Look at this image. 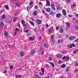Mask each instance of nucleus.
Segmentation results:
<instances>
[{"mask_svg":"<svg viewBox=\"0 0 78 78\" xmlns=\"http://www.w3.org/2000/svg\"><path fill=\"white\" fill-rule=\"evenodd\" d=\"M4 34L5 37H7L8 36V33L6 31L4 32Z\"/></svg>","mask_w":78,"mask_h":78,"instance_id":"10","label":"nucleus"},{"mask_svg":"<svg viewBox=\"0 0 78 78\" xmlns=\"http://www.w3.org/2000/svg\"><path fill=\"white\" fill-rule=\"evenodd\" d=\"M59 31L61 33H62V32L64 31L63 29L62 28H61V29H59Z\"/></svg>","mask_w":78,"mask_h":78,"instance_id":"25","label":"nucleus"},{"mask_svg":"<svg viewBox=\"0 0 78 78\" xmlns=\"http://www.w3.org/2000/svg\"><path fill=\"white\" fill-rule=\"evenodd\" d=\"M54 37V36H53V35H52L51 36V40H53V37Z\"/></svg>","mask_w":78,"mask_h":78,"instance_id":"30","label":"nucleus"},{"mask_svg":"<svg viewBox=\"0 0 78 78\" xmlns=\"http://www.w3.org/2000/svg\"><path fill=\"white\" fill-rule=\"evenodd\" d=\"M56 56L57 57V58H61L62 57V55L59 54L57 55Z\"/></svg>","mask_w":78,"mask_h":78,"instance_id":"6","label":"nucleus"},{"mask_svg":"<svg viewBox=\"0 0 78 78\" xmlns=\"http://www.w3.org/2000/svg\"><path fill=\"white\" fill-rule=\"evenodd\" d=\"M36 78H41V77L38 75H36L35 76Z\"/></svg>","mask_w":78,"mask_h":78,"instance_id":"38","label":"nucleus"},{"mask_svg":"<svg viewBox=\"0 0 78 78\" xmlns=\"http://www.w3.org/2000/svg\"><path fill=\"white\" fill-rule=\"evenodd\" d=\"M37 14V12L35 11L33 12V15L34 16H36Z\"/></svg>","mask_w":78,"mask_h":78,"instance_id":"9","label":"nucleus"},{"mask_svg":"<svg viewBox=\"0 0 78 78\" xmlns=\"http://www.w3.org/2000/svg\"><path fill=\"white\" fill-rule=\"evenodd\" d=\"M66 25L68 27H69L70 26V23L69 22H66Z\"/></svg>","mask_w":78,"mask_h":78,"instance_id":"20","label":"nucleus"},{"mask_svg":"<svg viewBox=\"0 0 78 78\" xmlns=\"http://www.w3.org/2000/svg\"><path fill=\"white\" fill-rule=\"evenodd\" d=\"M28 31H29L28 30H25V32L26 33H28Z\"/></svg>","mask_w":78,"mask_h":78,"instance_id":"52","label":"nucleus"},{"mask_svg":"<svg viewBox=\"0 0 78 78\" xmlns=\"http://www.w3.org/2000/svg\"><path fill=\"white\" fill-rule=\"evenodd\" d=\"M4 25H5V24L2 22H0V27H3Z\"/></svg>","mask_w":78,"mask_h":78,"instance_id":"12","label":"nucleus"},{"mask_svg":"<svg viewBox=\"0 0 78 78\" xmlns=\"http://www.w3.org/2000/svg\"><path fill=\"white\" fill-rule=\"evenodd\" d=\"M46 11L47 12H49L51 11V9L49 8H48L46 9Z\"/></svg>","mask_w":78,"mask_h":78,"instance_id":"14","label":"nucleus"},{"mask_svg":"<svg viewBox=\"0 0 78 78\" xmlns=\"http://www.w3.org/2000/svg\"><path fill=\"white\" fill-rule=\"evenodd\" d=\"M51 7L52 8V9L54 11H55V4H51Z\"/></svg>","mask_w":78,"mask_h":78,"instance_id":"4","label":"nucleus"},{"mask_svg":"<svg viewBox=\"0 0 78 78\" xmlns=\"http://www.w3.org/2000/svg\"><path fill=\"white\" fill-rule=\"evenodd\" d=\"M48 31L49 33H51V28L49 29Z\"/></svg>","mask_w":78,"mask_h":78,"instance_id":"34","label":"nucleus"},{"mask_svg":"<svg viewBox=\"0 0 78 78\" xmlns=\"http://www.w3.org/2000/svg\"><path fill=\"white\" fill-rule=\"evenodd\" d=\"M76 6V4L75 3H74L73 4H72L71 5V8H72V7H75Z\"/></svg>","mask_w":78,"mask_h":78,"instance_id":"29","label":"nucleus"},{"mask_svg":"<svg viewBox=\"0 0 78 78\" xmlns=\"http://www.w3.org/2000/svg\"><path fill=\"white\" fill-rule=\"evenodd\" d=\"M46 6H50V1H48V0H47L46 1Z\"/></svg>","mask_w":78,"mask_h":78,"instance_id":"5","label":"nucleus"},{"mask_svg":"<svg viewBox=\"0 0 78 78\" xmlns=\"http://www.w3.org/2000/svg\"><path fill=\"white\" fill-rule=\"evenodd\" d=\"M68 17H69L71 18V17H72V15H68Z\"/></svg>","mask_w":78,"mask_h":78,"instance_id":"54","label":"nucleus"},{"mask_svg":"<svg viewBox=\"0 0 78 78\" xmlns=\"http://www.w3.org/2000/svg\"><path fill=\"white\" fill-rule=\"evenodd\" d=\"M5 17H6V15L5 14H3L1 16V18L2 19H5Z\"/></svg>","mask_w":78,"mask_h":78,"instance_id":"13","label":"nucleus"},{"mask_svg":"<svg viewBox=\"0 0 78 78\" xmlns=\"http://www.w3.org/2000/svg\"><path fill=\"white\" fill-rule=\"evenodd\" d=\"M69 56H67L66 57V58H65V60L66 61H69Z\"/></svg>","mask_w":78,"mask_h":78,"instance_id":"23","label":"nucleus"},{"mask_svg":"<svg viewBox=\"0 0 78 78\" xmlns=\"http://www.w3.org/2000/svg\"><path fill=\"white\" fill-rule=\"evenodd\" d=\"M58 64H62V61L61 60H59L58 61Z\"/></svg>","mask_w":78,"mask_h":78,"instance_id":"36","label":"nucleus"},{"mask_svg":"<svg viewBox=\"0 0 78 78\" xmlns=\"http://www.w3.org/2000/svg\"><path fill=\"white\" fill-rule=\"evenodd\" d=\"M57 10H59V5H58V7L57 8Z\"/></svg>","mask_w":78,"mask_h":78,"instance_id":"55","label":"nucleus"},{"mask_svg":"<svg viewBox=\"0 0 78 78\" xmlns=\"http://www.w3.org/2000/svg\"><path fill=\"white\" fill-rule=\"evenodd\" d=\"M16 77L17 78H22V76L21 75H17V76H16Z\"/></svg>","mask_w":78,"mask_h":78,"instance_id":"19","label":"nucleus"},{"mask_svg":"<svg viewBox=\"0 0 78 78\" xmlns=\"http://www.w3.org/2000/svg\"><path fill=\"white\" fill-rule=\"evenodd\" d=\"M3 72V73H7V71L6 70H5Z\"/></svg>","mask_w":78,"mask_h":78,"instance_id":"40","label":"nucleus"},{"mask_svg":"<svg viewBox=\"0 0 78 78\" xmlns=\"http://www.w3.org/2000/svg\"><path fill=\"white\" fill-rule=\"evenodd\" d=\"M7 21L8 22H9V23L11 22L12 21V19L11 18H9L7 19Z\"/></svg>","mask_w":78,"mask_h":78,"instance_id":"8","label":"nucleus"},{"mask_svg":"<svg viewBox=\"0 0 78 78\" xmlns=\"http://www.w3.org/2000/svg\"><path fill=\"white\" fill-rule=\"evenodd\" d=\"M66 58V56H64L63 58H62V59H64Z\"/></svg>","mask_w":78,"mask_h":78,"instance_id":"63","label":"nucleus"},{"mask_svg":"<svg viewBox=\"0 0 78 78\" xmlns=\"http://www.w3.org/2000/svg\"><path fill=\"white\" fill-rule=\"evenodd\" d=\"M44 47L45 48H47V45L46 44H44Z\"/></svg>","mask_w":78,"mask_h":78,"instance_id":"49","label":"nucleus"},{"mask_svg":"<svg viewBox=\"0 0 78 78\" xmlns=\"http://www.w3.org/2000/svg\"><path fill=\"white\" fill-rule=\"evenodd\" d=\"M5 8L7 10L9 9V6H8V5H5Z\"/></svg>","mask_w":78,"mask_h":78,"instance_id":"24","label":"nucleus"},{"mask_svg":"<svg viewBox=\"0 0 78 78\" xmlns=\"http://www.w3.org/2000/svg\"><path fill=\"white\" fill-rule=\"evenodd\" d=\"M20 55L21 56H23L24 55V52H21Z\"/></svg>","mask_w":78,"mask_h":78,"instance_id":"27","label":"nucleus"},{"mask_svg":"<svg viewBox=\"0 0 78 78\" xmlns=\"http://www.w3.org/2000/svg\"><path fill=\"white\" fill-rule=\"evenodd\" d=\"M76 28L77 30H78V25L76 27Z\"/></svg>","mask_w":78,"mask_h":78,"instance_id":"58","label":"nucleus"},{"mask_svg":"<svg viewBox=\"0 0 78 78\" xmlns=\"http://www.w3.org/2000/svg\"><path fill=\"white\" fill-rule=\"evenodd\" d=\"M60 42V40H58V43L59 44V43Z\"/></svg>","mask_w":78,"mask_h":78,"instance_id":"59","label":"nucleus"},{"mask_svg":"<svg viewBox=\"0 0 78 78\" xmlns=\"http://www.w3.org/2000/svg\"><path fill=\"white\" fill-rule=\"evenodd\" d=\"M50 64H51V66H52V67H53H53H54V66H55V65H54V63H53V62H50Z\"/></svg>","mask_w":78,"mask_h":78,"instance_id":"26","label":"nucleus"},{"mask_svg":"<svg viewBox=\"0 0 78 78\" xmlns=\"http://www.w3.org/2000/svg\"><path fill=\"white\" fill-rule=\"evenodd\" d=\"M36 21L38 23V25H40V24H41V23H42V21L39 19H37L36 20Z\"/></svg>","mask_w":78,"mask_h":78,"instance_id":"3","label":"nucleus"},{"mask_svg":"<svg viewBox=\"0 0 78 78\" xmlns=\"http://www.w3.org/2000/svg\"><path fill=\"white\" fill-rule=\"evenodd\" d=\"M34 31L35 32H36V31H37V30H36V29H34Z\"/></svg>","mask_w":78,"mask_h":78,"instance_id":"62","label":"nucleus"},{"mask_svg":"<svg viewBox=\"0 0 78 78\" xmlns=\"http://www.w3.org/2000/svg\"><path fill=\"white\" fill-rule=\"evenodd\" d=\"M35 50H32L31 52V54H34L35 53Z\"/></svg>","mask_w":78,"mask_h":78,"instance_id":"22","label":"nucleus"},{"mask_svg":"<svg viewBox=\"0 0 78 78\" xmlns=\"http://www.w3.org/2000/svg\"><path fill=\"white\" fill-rule=\"evenodd\" d=\"M60 40V42L61 43H62L63 42V40L61 39V40Z\"/></svg>","mask_w":78,"mask_h":78,"instance_id":"53","label":"nucleus"},{"mask_svg":"<svg viewBox=\"0 0 78 78\" xmlns=\"http://www.w3.org/2000/svg\"><path fill=\"white\" fill-rule=\"evenodd\" d=\"M76 52H78V49H77L76 50Z\"/></svg>","mask_w":78,"mask_h":78,"instance_id":"64","label":"nucleus"},{"mask_svg":"<svg viewBox=\"0 0 78 78\" xmlns=\"http://www.w3.org/2000/svg\"><path fill=\"white\" fill-rule=\"evenodd\" d=\"M29 41H34V38H33V37H30L29 38Z\"/></svg>","mask_w":78,"mask_h":78,"instance_id":"18","label":"nucleus"},{"mask_svg":"<svg viewBox=\"0 0 78 78\" xmlns=\"http://www.w3.org/2000/svg\"><path fill=\"white\" fill-rule=\"evenodd\" d=\"M61 15L60 13H57L56 14V17L57 18L61 16Z\"/></svg>","mask_w":78,"mask_h":78,"instance_id":"16","label":"nucleus"},{"mask_svg":"<svg viewBox=\"0 0 78 78\" xmlns=\"http://www.w3.org/2000/svg\"><path fill=\"white\" fill-rule=\"evenodd\" d=\"M74 42H78V38L76 40L74 41Z\"/></svg>","mask_w":78,"mask_h":78,"instance_id":"57","label":"nucleus"},{"mask_svg":"<svg viewBox=\"0 0 78 78\" xmlns=\"http://www.w3.org/2000/svg\"><path fill=\"white\" fill-rule=\"evenodd\" d=\"M56 71H58L59 70V69H58V68H56L55 69Z\"/></svg>","mask_w":78,"mask_h":78,"instance_id":"61","label":"nucleus"},{"mask_svg":"<svg viewBox=\"0 0 78 78\" xmlns=\"http://www.w3.org/2000/svg\"><path fill=\"white\" fill-rule=\"evenodd\" d=\"M65 53H66V51H65V50H64L62 52V54H64Z\"/></svg>","mask_w":78,"mask_h":78,"instance_id":"35","label":"nucleus"},{"mask_svg":"<svg viewBox=\"0 0 78 78\" xmlns=\"http://www.w3.org/2000/svg\"><path fill=\"white\" fill-rule=\"evenodd\" d=\"M41 70L42 72H43V73H44V69H43V68H41Z\"/></svg>","mask_w":78,"mask_h":78,"instance_id":"50","label":"nucleus"},{"mask_svg":"<svg viewBox=\"0 0 78 78\" xmlns=\"http://www.w3.org/2000/svg\"><path fill=\"white\" fill-rule=\"evenodd\" d=\"M5 55V52H2V54H1V56H4Z\"/></svg>","mask_w":78,"mask_h":78,"instance_id":"28","label":"nucleus"},{"mask_svg":"<svg viewBox=\"0 0 78 78\" xmlns=\"http://www.w3.org/2000/svg\"><path fill=\"white\" fill-rule=\"evenodd\" d=\"M53 14V12H51L50 13V15H52Z\"/></svg>","mask_w":78,"mask_h":78,"instance_id":"56","label":"nucleus"},{"mask_svg":"<svg viewBox=\"0 0 78 78\" xmlns=\"http://www.w3.org/2000/svg\"><path fill=\"white\" fill-rule=\"evenodd\" d=\"M21 23L22 24H23L25 23V20H22L21 21Z\"/></svg>","mask_w":78,"mask_h":78,"instance_id":"31","label":"nucleus"},{"mask_svg":"<svg viewBox=\"0 0 78 78\" xmlns=\"http://www.w3.org/2000/svg\"><path fill=\"white\" fill-rule=\"evenodd\" d=\"M22 25H23V26H26V25H27V24L25 23H24L23 24H22Z\"/></svg>","mask_w":78,"mask_h":78,"instance_id":"51","label":"nucleus"},{"mask_svg":"<svg viewBox=\"0 0 78 78\" xmlns=\"http://www.w3.org/2000/svg\"><path fill=\"white\" fill-rule=\"evenodd\" d=\"M42 39V37L41 36H40L39 38V40H41Z\"/></svg>","mask_w":78,"mask_h":78,"instance_id":"43","label":"nucleus"},{"mask_svg":"<svg viewBox=\"0 0 78 78\" xmlns=\"http://www.w3.org/2000/svg\"><path fill=\"white\" fill-rule=\"evenodd\" d=\"M46 27L47 28H48V27H49V26L48 25V24H47L46 25Z\"/></svg>","mask_w":78,"mask_h":78,"instance_id":"47","label":"nucleus"},{"mask_svg":"<svg viewBox=\"0 0 78 78\" xmlns=\"http://www.w3.org/2000/svg\"><path fill=\"white\" fill-rule=\"evenodd\" d=\"M19 31V30L18 28H16V30H15V31L14 36H16V34H17V31Z\"/></svg>","mask_w":78,"mask_h":78,"instance_id":"7","label":"nucleus"},{"mask_svg":"<svg viewBox=\"0 0 78 78\" xmlns=\"http://www.w3.org/2000/svg\"><path fill=\"white\" fill-rule=\"evenodd\" d=\"M33 4V2H31L29 4V5H32ZM30 6L29 7H27V9L28 11L29 10H31V8L33 7V6Z\"/></svg>","mask_w":78,"mask_h":78,"instance_id":"1","label":"nucleus"},{"mask_svg":"<svg viewBox=\"0 0 78 78\" xmlns=\"http://www.w3.org/2000/svg\"><path fill=\"white\" fill-rule=\"evenodd\" d=\"M38 4L39 5H41V4H42V2H38Z\"/></svg>","mask_w":78,"mask_h":78,"instance_id":"60","label":"nucleus"},{"mask_svg":"<svg viewBox=\"0 0 78 78\" xmlns=\"http://www.w3.org/2000/svg\"><path fill=\"white\" fill-rule=\"evenodd\" d=\"M29 22L31 24L33 25V26H34V23L33 22H31V20H29Z\"/></svg>","mask_w":78,"mask_h":78,"instance_id":"17","label":"nucleus"},{"mask_svg":"<svg viewBox=\"0 0 78 78\" xmlns=\"http://www.w3.org/2000/svg\"><path fill=\"white\" fill-rule=\"evenodd\" d=\"M39 74L40 75H44V73H40Z\"/></svg>","mask_w":78,"mask_h":78,"instance_id":"39","label":"nucleus"},{"mask_svg":"<svg viewBox=\"0 0 78 78\" xmlns=\"http://www.w3.org/2000/svg\"><path fill=\"white\" fill-rule=\"evenodd\" d=\"M62 13L64 16H66V11L64 9L62 10Z\"/></svg>","mask_w":78,"mask_h":78,"instance_id":"11","label":"nucleus"},{"mask_svg":"<svg viewBox=\"0 0 78 78\" xmlns=\"http://www.w3.org/2000/svg\"><path fill=\"white\" fill-rule=\"evenodd\" d=\"M16 6H20V4H19V3L16 4Z\"/></svg>","mask_w":78,"mask_h":78,"instance_id":"41","label":"nucleus"},{"mask_svg":"<svg viewBox=\"0 0 78 78\" xmlns=\"http://www.w3.org/2000/svg\"><path fill=\"white\" fill-rule=\"evenodd\" d=\"M65 1L66 2V3H69L70 2V0H65Z\"/></svg>","mask_w":78,"mask_h":78,"instance_id":"32","label":"nucleus"},{"mask_svg":"<svg viewBox=\"0 0 78 78\" xmlns=\"http://www.w3.org/2000/svg\"><path fill=\"white\" fill-rule=\"evenodd\" d=\"M10 69L11 70V69H13V66H11L10 67Z\"/></svg>","mask_w":78,"mask_h":78,"instance_id":"42","label":"nucleus"},{"mask_svg":"<svg viewBox=\"0 0 78 78\" xmlns=\"http://www.w3.org/2000/svg\"><path fill=\"white\" fill-rule=\"evenodd\" d=\"M72 45L73 47H75V44H72Z\"/></svg>","mask_w":78,"mask_h":78,"instance_id":"46","label":"nucleus"},{"mask_svg":"<svg viewBox=\"0 0 78 78\" xmlns=\"http://www.w3.org/2000/svg\"><path fill=\"white\" fill-rule=\"evenodd\" d=\"M59 27H56V30H59Z\"/></svg>","mask_w":78,"mask_h":78,"instance_id":"45","label":"nucleus"},{"mask_svg":"<svg viewBox=\"0 0 78 78\" xmlns=\"http://www.w3.org/2000/svg\"><path fill=\"white\" fill-rule=\"evenodd\" d=\"M76 50H74L73 52V54H75V53H76Z\"/></svg>","mask_w":78,"mask_h":78,"instance_id":"48","label":"nucleus"},{"mask_svg":"<svg viewBox=\"0 0 78 78\" xmlns=\"http://www.w3.org/2000/svg\"><path fill=\"white\" fill-rule=\"evenodd\" d=\"M74 38H76V37L73 36H70L69 37V41H73Z\"/></svg>","mask_w":78,"mask_h":78,"instance_id":"2","label":"nucleus"},{"mask_svg":"<svg viewBox=\"0 0 78 78\" xmlns=\"http://www.w3.org/2000/svg\"><path fill=\"white\" fill-rule=\"evenodd\" d=\"M75 66H78V62L75 63Z\"/></svg>","mask_w":78,"mask_h":78,"instance_id":"37","label":"nucleus"},{"mask_svg":"<svg viewBox=\"0 0 78 78\" xmlns=\"http://www.w3.org/2000/svg\"><path fill=\"white\" fill-rule=\"evenodd\" d=\"M53 59L51 57H49L48 59V61H51Z\"/></svg>","mask_w":78,"mask_h":78,"instance_id":"33","label":"nucleus"},{"mask_svg":"<svg viewBox=\"0 0 78 78\" xmlns=\"http://www.w3.org/2000/svg\"><path fill=\"white\" fill-rule=\"evenodd\" d=\"M38 8V7H37V5H35V9H37Z\"/></svg>","mask_w":78,"mask_h":78,"instance_id":"44","label":"nucleus"},{"mask_svg":"<svg viewBox=\"0 0 78 78\" xmlns=\"http://www.w3.org/2000/svg\"><path fill=\"white\" fill-rule=\"evenodd\" d=\"M66 67V66L65 64H63L62 65L61 68H64Z\"/></svg>","mask_w":78,"mask_h":78,"instance_id":"21","label":"nucleus"},{"mask_svg":"<svg viewBox=\"0 0 78 78\" xmlns=\"http://www.w3.org/2000/svg\"><path fill=\"white\" fill-rule=\"evenodd\" d=\"M17 18H18V17H15L14 18L13 20V22H16V20H17Z\"/></svg>","mask_w":78,"mask_h":78,"instance_id":"15","label":"nucleus"}]
</instances>
